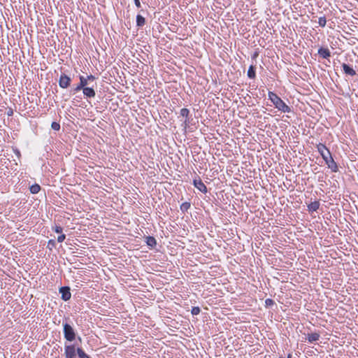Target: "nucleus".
Instances as JSON below:
<instances>
[{"label":"nucleus","instance_id":"obj_1","mask_svg":"<svg viewBox=\"0 0 358 358\" xmlns=\"http://www.w3.org/2000/svg\"><path fill=\"white\" fill-rule=\"evenodd\" d=\"M268 99L273 103L278 110L283 113L292 112L291 108L275 92L269 91L268 93Z\"/></svg>","mask_w":358,"mask_h":358},{"label":"nucleus","instance_id":"obj_2","mask_svg":"<svg viewBox=\"0 0 358 358\" xmlns=\"http://www.w3.org/2000/svg\"><path fill=\"white\" fill-rule=\"evenodd\" d=\"M69 317H64L63 325V334L64 338L69 342L75 341L76 338V332L73 327L68 322Z\"/></svg>","mask_w":358,"mask_h":358},{"label":"nucleus","instance_id":"obj_3","mask_svg":"<svg viewBox=\"0 0 358 358\" xmlns=\"http://www.w3.org/2000/svg\"><path fill=\"white\" fill-rule=\"evenodd\" d=\"M180 116L185 117V120L182 121L181 126L183 128L184 132H186L187 128L189 127L191 121L193 119L190 115L189 110L186 108H183L180 110Z\"/></svg>","mask_w":358,"mask_h":358},{"label":"nucleus","instance_id":"obj_4","mask_svg":"<svg viewBox=\"0 0 358 358\" xmlns=\"http://www.w3.org/2000/svg\"><path fill=\"white\" fill-rule=\"evenodd\" d=\"M327 155H328L326 159L324 161L325 162L326 164L327 165L328 168L331 169V171L334 173H336L338 171V166L337 163L334 161V159L332 157L331 153L330 150H327Z\"/></svg>","mask_w":358,"mask_h":358},{"label":"nucleus","instance_id":"obj_5","mask_svg":"<svg viewBox=\"0 0 358 358\" xmlns=\"http://www.w3.org/2000/svg\"><path fill=\"white\" fill-rule=\"evenodd\" d=\"M78 348L75 345H66L64 347L65 358H76Z\"/></svg>","mask_w":358,"mask_h":358},{"label":"nucleus","instance_id":"obj_6","mask_svg":"<svg viewBox=\"0 0 358 358\" xmlns=\"http://www.w3.org/2000/svg\"><path fill=\"white\" fill-rule=\"evenodd\" d=\"M71 78L65 73H62L59 79V85L61 88L66 89L71 85Z\"/></svg>","mask_w":358,"mask_h":358},{"label":"nucleus","instance_id":"obj_7","mask_svg":"<svg viewBox=\"0 0 358 358\" xmlns=\"http://www.w3.org/2000/svg\"><path fill=\"white\" fill-rule=\"evenodd\" d=\"M59 293L61 294V299L67 301L71 297V288L69 286H63L59 289Z\"/></svg>","mask_w":358,"mask_h":358},{"label":"nucleus","instance_id":"obj_8","mask_svg":"<svg viewBox=\"0 0 358 358\" xmlns=\"http://www.w3.org/2000/svg\"><path fill=\"white\" fill-rule=\"evenodd\" d=\"M193 185L197 189L203 193H206L208 192L206 186L199 177L193 180Z\"/></svg>","mask_w":358,"mask_h":358},{"label":"nucleus","instance_id":"obj_9","mask_svg":"<svg viewBox=\"0 0 358 358\" xmlns=\"http://www.w3.org/2000/svg\"><path fill=\"white\" fill-rule=\"evenodd\" d=\"M83 96L85 99L94 98L96 95V92L94 85L90 87L89 85L83 88Z\"/></svg>","mask_w":358,"mask_h":358},{"label":"nucleus","instance_id":"obj_10","mask_svg":"<svg viewBox=\"0 0 358 358\" xmlns=\"http://www.w3.org/2000/svg\"><path fill=\"white\" fill-rule=\"evenodd\" d=\"M341 66H342L343 73L345 74L350 76H354L356 75V71L354 70L352 66H350V64L343 63Z\"/></svg>","mask_w":358,"mask_h":358},{"label":"nucleus","instance_id":"obj_11","mask_svg":"<svg viewBox=\"0 0 358 358\" xmlns=\"http://www.w3.org/2000/svg\"><path fill=\"white\" fill-rule=\"evenodd\" d=\"M317 54L323 59H329L331 55L329 48L324 47H320L318 49Z\"/></svg>","mask_w":358,"mask_h":358},{"label":"nucleus","instance_id":"obj_12","mask_svg":"<svg viewBox=\"0 0 358 358\" xmlns=\"http://www.w3.org/2000/svg\"><path fill=\"white\" fill-rule=\"evenodd\" d=\"M317 151L322 156V159L324 160L327 157V152L329 150L324 144L319 143L317 146Z\"/></svg>","mask_w":358,"mask_h":358},{"label":"nucleus","instance_id":"obj_13","mask_svg":"<svg viewBox=\"0 0 358 358\" xmlns=\"http://www.w3.org/2000/svg\"><path fill=\"white\" fill-rule=\"evenodd\" d=\"M145 242L147 244V245L149 247V248L153 249L156 247L157 243V240L154 236H148L145 237Z\"/></svg>","mask_w":358,"mask_h":358},{"label":"nucleus","instance_id":"obj_14","mask_svg":"<svg viewBox=\"0 0 358 358\" xmlns=\"http://www.w3.org/2000/svg\"><path fill=\"white\" fill-rule=\"evenodd\" d=\"M320 335L317 332L310 333L306 335V339L310 343L317 341L320 339Z\"/></svg>","mask_w":358,"mask_h":358},{"label":"nucleus","instance_id":"obj_15","mask_svg":"<svg viewBox=\"0 0 358 358\" xmlns=\"http://www.w3.org/2000/svg\"><path fill=\"white\" fill-rule=\"evenodd\" d=\"M320 203L319 201H315L308 205V210L309 212L317 211L320 208Z\"/></svg>","mask_w":358,"mask_h":358},{"label":"nucleus","instance_id":"obj_16","mask_svg":"<svg viewBox=\"0 0 358 358\" xmlns=\"http://www.w3.org/2000/svg\"><path fill=\"white\" fill-rule=\"evenodd\" d=\"M247 76L250 79H255L256 78V66L255 65H250L248 68Z\"/></svg>","mask_w":358,"mask_h":358},{"label":"nucleus","instance_id":"obj_17","mask_svg":"<svg viewBox=\"0 0 358 358\" xmlns=\"http://www.w3.org/2000/svg\"><path fill=\"white\" fill-rule=\"evenodd\" d=\"M136 26L138 27H142L145 24V19L143 15L138 14L136 15Z\"/></svg>","mask_w":358,"mask_h":358},{"label":"nucleus","instance_id":"obj_18","mask_svg":"<svg viewBox=\"0 0 358 358\" xmlns=\"http://www.w3.org/2000/svg\"><path fill=\"white\" fill-rule=\"evenodd\" d=\"M41 186L37 183H34L29 187V191L33 194H38L41 191Z\"/></svg>","mask_w":358,"mask_h":358},{"label":"nucleus","instance_id":"obj_19","mask_svg":"<svg viewBox=\"0 0 358 358\" xmlns=\"http://www.w3.org/2000/svg\"><path fill=\"white\" fill-rule=\"evenodd\" d=\"M78 356L79 358H91L82 348H78Z\"/></svg>","mask_w":358,"mask_h":358},{"label":"nucleus","instance_id":"obj_20","mask_svg":"<svg viewBox=\"0 0 358 358\" xmlns=\"http://www.w3.org/2000/svg\"><path fill=\"white\" fill-rule=\"evenodd\" d=\"M79 80V84L81 85L83 87V88L90 85V83H88L87 78L84 77L83 76H80Z\"/></svg>","mask_w":358,"mask_h":358},{"label":"nucleus","instance_id":"obj_21","mask_svg":"<svg viewBox=\"0 0 358 358\" xmlns=\"http://www.w3.org/2000/svg\"><path fill=\"white\" fill-rule=\"evenodd\" d=\"M191 207V203L189 202H184L182 203L181 205H180V210L182 212V213H185V212H187V210L190 208Z\"/></svg>","mask_w":358,"mask_h":358},{"label":"nucleus","instance_id":"obj_22","mask_svg":"<svg viewBox=\"0 0 358 358\" xmlns=\"http://www.w3.org/2000/svg\"><path fill=\"white\" fill-rule=\"evenodd\" d=\"M80 90L83 91V87L78 83L76 87H73L71 89L70 93L71 94H76L77 92H80Z\"/></svg>","mask_w":358,"mask_h":358},{"label":"nucleus","instance_id":"obj_23","mask_svg":"<svg viewBox=\"0 0 358 358\" xmlns=\"http://www.w3.org/2000/svg\"><path fill=\"white\" fill-rule=\"evenodd\" d=\"M327 23V20L325 16L320 17L318 19V24L320 27H324Z\"/></svg>","mask_w":358,"mask_h":358},{"label":"nucleus","instance_id":"obj_24","mask_svg":"<svg viewBox=\"0 0 358 358\" xmlns=\"http://www.w3.org/2000/svg\"><path fill=\"white\" fill-rule=\"evenodd\" d=\"M56 247V242L55 240L53 239H50L48 241V245H47V248L50 250H52L54 248Z\"/></svg>","mask_w":358,"mask_h":358},{"label":"nucleus","instance_id":"obj_25","mask_svg":"<svg viewBox=\"0 0 358 358\" xmlns=\"http://www.w3.org/2000/svg\"><path fill=\"white\" fill-rule=\"evenodd\" d=\"M201 309L199 306H193L191 310V313L193 315H197L200 313Z\"/></svg>","mask_w":358,"mask_h":358},{"label":"nucleus","instance_id":"obj_26","mask_svg":"<svg viewBox=\"0 0 358 358\" xmlns=\"http://www.w3.org/2000/svg\"><path fill=\"white\" fill-rule=\"evenodd\" d=\"M51 128L55 131H59L60 129V124L57 122H52L51 124Z\"/></svg>","mask_w":358,"mask_h":358},{"label":"nucleus","instance_id":"obj_27","mask_svg":"<svg viewBox=\"0 0 358 358\" xmlns=\"http://www.w3.org/2000/svg\"><path fill=\"white\" fill-rule=\"evenodd\" d=\"M275 304V302L271 299H266L265 300V306L266 307H270Z\"/></svg>","mask_w":358,"mask_h":358},{"label":"nucleus","instance_id":"obj_28","mask_svg":"<svg viewBox=\"0 0 358 358\" xmlns=\"http://www.w3.org/2000/svg\"><path fill=\"white\" fill-rule=\"evenodd\" d=\"M53 230L57 233V234H62V231H63V228L59 226V225H56L54 228H53Z\"/></svg>","mask_w":358,"mask_h":358},{"label":"nucleus","instance_id":"obj_29","mask_svg":"<svg viewBox=\"0 0 358 358\" xmlns=\"http://www.w3.org/2000/svg\"><path fill=\"white\" fill-rule=\"evenodd\" d=\"M86 78H87L88 83H90L96 80V77L92 74L87 76Z\"/></svg>","mask_w":358,"mask_h":358},{"label":"nucleus","instance_id":"obj_30","mask_svg":"<svg viewBox=\"0 0 358 358\" xmlns=\"http://www.w3.org/2000/svg\"><path fill=\"white\" fill-rule=\"evenodd\" d=\"M66 238V235L64 234H62L61 235H59L58 237H57V241L59 243H62L63 242Z\"/></svg>","mask_w":358,"mask_h":358},{"label":"nucleus","instance_id":"obj_31","mask_svg":"<svg viewBox=\"0 0 358 358\" xmlns=\"http://www.w3.org/2000/svg\"><path fill=\"white\" fill-rule=\"evenodd\" d=\"M6 114L8 116H12L13 115V110L12 108H8V110L6 112Z\"/></svg>","mask_w":358,"mask_h":358},{"label":"nucleus","instance_id":"obj_32","mask_svg":"<svg viewBox=\"0 0 358 358\" xmlns=\"http://www.w3.org/2000/svg\"><path fill=\"white\" fill-rule=\"evenodd\" d=\"M134 1L135 6L137 8H140L141 6L140 0H134Z\"/></svg>","mask_w":358,"mask_h":358},{"label":"nucleus","instance_id":"obj_33","mask_svg":"<svg viewBox=\"0 0 358 358\" xmlns=\"http://www.w3.org/2000/svg\"><path fill=\"white\" fill-rule=\"evenodd\" d=\"M15 155H17V156H20V152L19 151V150L15 149Z\"/></svg>","mask_w":358,"mask_h":358},{"label":"nucleus","instance_id":"obj_34","mask_svg":"<svg viewBox=\"0 0 358 358\" xmlns=\"http://www.w3.org/2000/svg\"><path fill=\"white\" fill-rule=\"evenodd\" d=\"M279 358H284V357H279ZM287 358H292V354H290V353H289V354H288V355H287Z\"/></svg>","mask_w":358,"mask_h":358},{"label":"nucleus","instance_id":"obj_35","mask_svg":"<svg viewBox=\"0 0 358 358\" xmlns=\"http://www.w3.org/2000/svg\"><path fill=\"white\" fill-rule=\"evenodd\" d=\"M257 55V53H255V54L253 55V58H255Z\"/></svg>","mask_w":358,"mask_h":358}]
</instances>
